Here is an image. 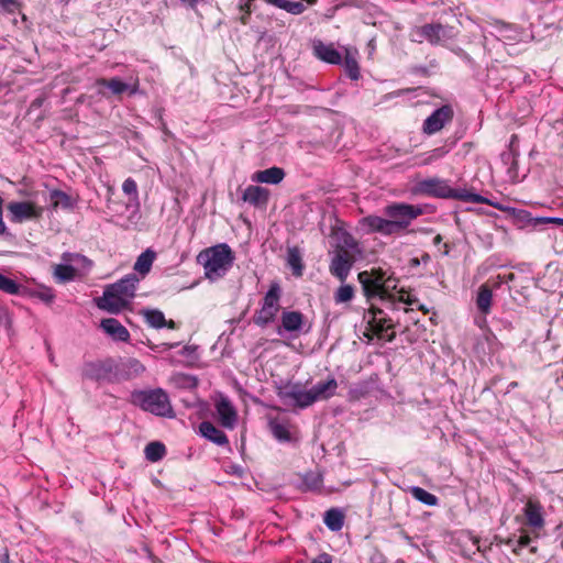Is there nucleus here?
I'll return each mask as SVG.
<instances>
[{"label":"nucleus","mask_w":563,"mask_h":563,"mask_svg":"<svg viewBox=\"0 0 563 563\" xmlns=\"http://www.w3.org/2000/svg\"><path fill=\"white\" fill-rule=\"evenodd\" d=\"M139 283L140 278L135 274H128L106 287L103 295L96 299L97 307L110 313L121 312L134 298Z\"/></svg>","instance_id":"nucleus-1"},{"label":"nucleus","mask_w":563,"mask_h":563,"mask_svg":"<svg viewBox=\"0 0 563 563\" xmlns=\"http://www.w3.org/2000/svg\"><path fill=\"white\" fill-rule=\"evenodd\" d=\"M235 256L227 243L202 250L198 256V264L205 269V277L211 282L222 278L232 267Z\"/></svg>","instance_id":"nucleus-2"},{"label":"nucleus","mask_w":563,"mask_h":563,"mask_svg":"<svg viewBox=\"0 0 563 563\" xmlns=\"http://www.w3.org/2000/svg\"><path fill=\"white\" fill-rule=\"evenodd\" d=\"M131 404L158 417H175L169 397L162 388L134 390L131 394Z\"/></svg>","instance_id":"nucleus-3"},{"label":"nucleus","mask_w":563,"mask_h":563,"mask_svg":"<svg viewBox=\"0 0 563 563\" xmlns=\"http://www.w3.org/2000/svg\"><path fill=\"white\" fill-rule=\"evenodd\" d=\"M422 213L421 206L405 202H393L384 208V214L390 219L396 234L406 231Z\"/></svg>","instance_id":"nucleus-4"},{"label":"nucleus","mask_w":563,"mask_h":563,"mask_svg":"<svg viewBox=\"0 0 563 563\" xmlns=\"http://www.w3.org/2000/svg\"><path fill=\"white\" fill-rule=\"evenodd\" d=\"M411 36L412 41L417 43L427 41L431 45H442L445 42L453 40L456 36V31L450 25L427 23L421 26H416L411 32Z\"/></svg>","instance_id":"nucleus-5"},{"label":"nucleus","mask_w":563,"mask_h":563,"mask_svg":"<svg viewBox=\"0 0 563 563\" xmlns=\"http://www.w3.org/2000/svg\"><path fill=\"white\" fill-rule=\"evenodd\" d=\"M280 287L277 283L271 285L265 294L262 307L253 316V322L262 328L273 322L279 311Z\"/></svg>","instance_id":"nucleus-6"},{"label":"nucleus","mask_w":563,"mask_h":563,"mask_svg":"<svg viewBox=\"0 0 563 563\" xmlns=\"http://www.w3.org/2000/svg\"><path fill=\"white\" fill-rule=\"evenodd\" d=\"M118 363L113 358L99 360L85 364L84 378L99 383H119Z\"/></svg>","instance_id":"nucleus-7"},{"label":"nucleus","mask_w":563,"mask_h":563,"mask_svg":"<svg viewBox=\"0 0 563 563\" xmlns=\"http://www.w3.org/2000/svg\"><path fill=\"white\" fill-rule=\"evenodd\" d=\"M454 119L453 107L449 103L441 106L431 112L422 123L421 131L426 135H433L451 124Z\"/></svg>","instance_id":"nucleus-8"},{"label":"nucleus","mask_w":563,"mask_h":563,"mask_svg":"<svg viewBox=\"0 0 563 563\" xmlns=\"http://www.w3.org/2000/svg\"><path fill=\"white\" fill-rule=\"evenodd\" d=\"M364 319L367 321L369 329L375 332L379 338L391 342L396 334L394 331L388 333L393 329V323L389 318L384 316V311L379 308H371L365 314Z\"/></svg>","instance_id":"nucleus-9"},{"label":"nucleus","mask_w":563,"mask_h":563,"mask_svg":"<svg viewBox=\"0 0 563 563\" xmlns=\"http://www.w3.org/2000/svg\"><path fill=\"white\" fill-rule=\"evenodd\" d=\"M383 286L382 287V300H389L391 302L399 301L406 305H413L417 302V298L412 297L405 289L396 291L398 280L394 277H386V273L383 272Z\"/></svg>","instance_id":"nucleus-10"},{"label":"nucleus","mask_w":563,"mask_h":563,"mask_svg":"<svg viewBox=\"0 0 563 563\" xmlns=\"http://www.w3.org/2000/svg\"><path fill=\"white\" fill-rule=\"evenodd\" d=\"M358 282L362 285L365 297L371 300L375 297L380 298L383 286V271L373 269L358 273Z\"/></svg>","instance_id":"nucleus-11"},{"label":"nucleus","mask_w":563,"mask_h":563,"mask_svg":"<svg viewBox=\"0 0 563 563\" xmlns=\"http://www.w3.org/2000/svg\"><path fill=\"white\" fill-rule=\"evenodd\" d=\"M449 198L457 199V200H461V201H464V202L485 203V205L492 206V207H494V208H496V209H498L500 211L511 212L514 214L517 211L512 207H506V206H503L499 202H494L490 199H488L486 197H483L482 195H478V194H475V192H471V191H468L466 189H454V188H451L450 189V197Z\"/></svg>","instance_id":"nucleus-12"},{"label":"nucleus","mask_w":563,"mask_h":563,"mask_svg":"<svg viewBox=\"0 0 563 563\" xmlns=\"http://www.w3.org/2000/svg\"><path fill=\"white\" fill-rule=\"evenodd\" d=\"M271 192L267 188L250 185L247 186L241 199L257 209H266Z\"/></svg>","instance_id":"nucleus-13"},{"label":"nucleus","mask_w":563,"mask_h":563,"mask_svg":"<svg viewBox=\"0 0 563 563\" xmlns=\"http://www.w3.org/2000/svg\"><path fill=\"white\" fill-rule=\"evenodd\" d=\"M361 222L369 233H380L386 236L396 234L393 223L388 217L383 218L379 216H367L363 218Z\"/></svg>","instance_id":"nucleus-14"},{"label":"nucleus","mask_w":563,"mask_h":563,"mask_svg":"<svg viewBox=\"0 0 563 563\" xmlns=\"http://www.w3.org/2000/svg\"><path fill=\"white\" fill-rule=\"evenodd\" d=\"M313 54L317 58L328 64L340 65L342 63V56L333 44H325L322 41H314Z\"/></svg>","instance_id":"nucleus-15"},{"label":"nucleus","mask_w":563,"mask_h":563,"mask_svg":"<svg viewBox=\"0 0 563 563\" xmlns=\"http://www.w3.org/2000/svg\"><path fill=\"white\" fill-rule=\"evenodd\" d=\"M216 409L221 426L227 429H233L236 424L238 415L231 401L228 398H221L216 404Z\"/></svg>","instance_id":"nucleus-16"},{"label":"nucleus","mask_w":563,"mask_h":563,"mask_svg":"<svg viewBox=\"0 0 563 563\" xmlns=\"http://www.w3.org/2000/svg\"><path fill=\"white\" fill-rule=\"evenodd\" d=\"M282 324L277 329V333L283 332H300L305 324V317L300 311H284L280 318Z\"/></svg>","instance_id":"nucleus-17"},{"label":"nucleus","mask_w":563,"mask_h":563,"mask_svg":"<svg viewBox=\"0 0 563 563\" xmlns=\"http://www.w3.org/2000/svg\"><path fill=\"white\" fill-rule=\"evenodd\" d=\"M8 210L11 216V221L16 223L34 219L38 216L35 207L30 202H10Z\"/></svg>","instance_id":"nucleus-18"},{"label":"nucleus","mask_w":563,"mask_h":563,"mask_svg":"<svg viewBox=\"0 0 563 563\" xmlns=\"http://www.w3.org/2000/svg\"><path fill=\"white\" fill-rule=\"evenodd\" d=\"M98 87L108 88L112 95L119 96L124 92H129V95H135L139 90V81L135 80L133 85H129L123 82L120 78L113 77L110 79L100 78L97 80Z\"/></svg>","instance_id":"nucleus-19"},{"label":"nucleus","mask_w":563,"mask_h":563,"mask_svg":"<svg viewBox=\"0 0 563 563\" xmlns=\"http://www.w3.org/2000/svg\"><path fill=\"white\" fill-rule=\"evenodd\" d=\"M100 327L114 341L128 342L130 339L128 329L114 318L103 319Z\"/></svg>","instance_id":"nucleus-20"},{"label":"nucleus","mask_w":563,"mask_h":563,"mask_svg":"<svg viewBox=\"0 0 563 563\" xmlns=\"http://www.w3.org/2000/svg\"><path fill=\"white\" fill-rule=\"evenodd\" d=\"M199 432L203 438H206L207 440H209L210 442H212L217 445H220V446L229 445V439H228L227 434L222 430L218 429L210 421H202L199 424Z\"/></svg>","instance_id":"nucleus-21"},{"label":"nucleus","mask_w":563,"mask_h":563,"mask_svg":"<svg viewBox=\"0 0 563 563\" xmlns=\"http://www.w3.org/2000/svg\"><path fill=\"white\" fill-rule=\"evenodd\" d=\"M145 371V366L136 358H128L121 364L118 363L119 383L140 376Z\"/></svg>","instance_id":"nucleus-22"},{"label":"nucleus","mask_w":563,"mask_h":563,"mask_svg":"<svg viewBox=\"0 0 563 563\" xmlns=\"http://www.w3.org/2000/svg\"><path fill=\"white\" fill-rule=\"evenodd\" d=\"M523 512L531 528L540 530L544 527L542 506L539 503L529 500L525 506Z\"/></svg>","instance_id":"nucleus-23"},{"label":"nucleus","mask_w":563,"mask_h":563,"mask_svg":"<svg viewBox=\"0 0 563 563\" xmlns=\"http://www.w3.org/2000/svg\"><path fill=\"white\" fill-rule=\"evenodd\" d=\"M420 189L430 196L438 198H449L451 187L446 184V181L433 178L423 180L420 184Z\"/></svg>","instance_id":"nucleus-24"},{"label":"nucleus","mask_w":563,"mask_h":563,"mask_svg":"<svg viewBox=\"0 0 563 563\" xmlns=\"http://www.w3.org/2000/svg\"><path fill=\"white\" fill-rule=\"evenodd\" d=\"M284 177V169L277 166H273L254 173L252 180L261 184L277 185L283 181Z\"/></svg>","instance_id":"nucleus-25"},{"label":"nucleus","mask_w":563,"mask_h":563,"mask_svg":"<svg viewBox=\"0 0 563 563\" xmlns=\"http://www.w3.org/2000/svg\"><path fill=\"white\" fill-rule=\"evenodd\" d=\"M353 263L343 260L342 256H332L329 271L332 276L344 283L352 269Z\"/></svg>","instance_id":"nucleus-26"},{"label":"nucleus","mask_w":563,"mask_h":563,"mask_svg":"<svg viewBox=\"0 0 563 563\" xmlns=\"http://www.w3.org/2000/svg\"><path fill=\"white\" fill-rule=\"evenodd\" d=\"M338 388V382L335 378L331 377L325 382L317 383L312 388V396L316 397V401L319 399H329L335 394Z\"/></svg>","instance_id":"nucleus-27"},{"label":"nucleus","mask_w":563,"mask_h":563,"mask_svg":"<svg viewBox=\"0 0 563 563\" xmlns=\"http://www.w3.org/2000/svg\"><path fill=\"white\" fill-rule=\"evenodd\" d=\"M323 522L329 530L338 532L344 526V514L338 508H331L325 511Z\"/></svg>","instance_id":"nucleus-28"},{"label":"nucleus","mask_w":563,"mask_h":563,"mask_svg":"<svg viewBox=\"0 0 563 563\" xmlns=\"http://www.w3.org/2000/svg\"><path fill=\"white\" fill-rule=\"evenodd\" d=\"M155 257H156V253L153 250H151V249L145 250L136 258V262L134 263V267H133L134 271L137 272L139 274H141L142 276H145L146 274L150 273Z\"/></svg>","instance_id":"nucleus-29"},{"label":"nucleus","mask_w":563,"mask_h":563,"mask_svg":"<svg viewBox=\"0 0 563 563\" xmlns=\"http://www.w3.org/2000/svg\"><path fill=\"white\" fill-rule=\"evenodd\" d=\"M493 292L492 289L483 284L477 291L476 307L483 314H488L492 309Z\"/></svg>","instance_id":"nucleus-30"},{"label":"nucleus","mask_w":563,"mask_h":563,"mask_svg":"<svg viewBox=\"0 0 563 563\" xmlns=\"http://www.w3.org/2000/svg\"><path fill=\"white\" fill-rule=\"evenodd\" d=\"M92 261L80 254H73V279L86 276L92 268Z\"/></svg>","instance_id":"nucleus-31"},{"label":"nucleus","mask_w":563,"mask_h":563,"mask_svg":"<svg viewBox=\"0 0 563 563\" xmlns=\"http://www.w3.org/2000/svg\"><path fill=\"white\" fill-rule=\"evenodd\" d=\"M144 453L147 461L158 462L165 456L166 448L162 442L153 441L145 446Z\"/></svg>","instance_id":"nucleus-32"},{"label":"nucleus","mask_w":563,"mask_h":563,"mask_svg":"<svg viewBox=\"0 0 563 563\" xmlns=\"http://www.w3.org/2000/svg\"><path fill=\"white\" fill-rule=\"evenodd\" d=\"M410 494L415 499H417L423 505L437 506L439 504V498L422 487L412 486L410 488Z\"/></svg>","instance_id":"nucleus-33"},{"label":"nucleus","mask_w":563,"mask_h":563,"mask_svg":"<svg viewBox=\"0 0 563 563\" xmlns=\"http://www.w3.org/2000/svg\"><path fill=\"white\" fill-rule=\"evenodd\" d=\"M0 290L9 295H23L26 292V287L0 274Z\"/></svg>","instance_id":"nucleus-34"},{"label":"nucleus","mask_w":563,"mask_h":563,"mask_svg":"<svg viewBox=\"0 0 563 563\" xmlns=\"http://www.w3.org/2000/svg\"><path fill=\"white\" fill-rule=\"evenodd\" d=\"M23 296L37 298L47 305L53 302V300L55 298V295H54L52 288L46 287V286H38L36 288H27L26 287V292L23 294Z\"/></svg>","instance_id":"nucleus-35"},{"label":"nucleus","mask_w":563,"mask_h":563,"mask_svg":"<svg viewBox=\"0 0 563 563\" xmlns=\"http://www.w3.org/2000/svg\"><path fill=\"white\" fill-rule=\"evenodd\" d=\"M143 316L145 318V321L148 323L150 327L154 329H162L165 328L166 324V318L164 313L158 309H146L143 311Z\"/></svg>","instance_id":"nucleus-36"},{"label":"nucleus","mask_w":563,"mask_h":563,"mask_svg":"<svg viewBox=\"0 0 563 563\" xmlns=\"http://www.w3.org/2000/svg\"><path fill=\"white\" fill-rule=\"evenodd\" d=\"M287 263L292 269V274L300 277L303 272V264L300 252L297 247H290L287 252Z\"/></svg>","instance_id":"nucleus-37"},{"label":"nucleus","mask_w":563,"mask_h":563,"mask_svg":"<svg viewBox=\"0 0 563 563\" xmlns=\"http://www.w3.org/2000/svg\"><path fill=\"white\" fill-rule=\"evenodd\" d=\"M338 247L347 249V251H362L358 242L354 239V236L346 232L342 231L338 234Z\"/></svg>","instance_id":"nucleus-38"},{"label":"nucleus","mask_w":563,"mask_h":563,"mask_svg":"<svg viewBox=\"0 0 563 563\" xmlns=\"http://www.w3.org/2000/svg\"><path fill=\"white\" fill-rule=\"evenodd\" d=\"M69 256L68 252L63 254L65 263L55 265L54 267V277L57 282H68L70 280V264L67 263V257Z\"/></svg>","instance_id":"nucleus-39"},{"label":"nucleus","mask_w":563,"mask_h":563,"mask_svg":"<svg viewBox=\"0 0 563 563\" xmlns=\"http://www.w3.org/2000/svg\"><path fill=\"white\" fill-rule=\"evenodd\" d=\"M269 429L274 438L278 441L288 442L290 441V432L286 424L280 423L278 421L272 420L269 421Z\"/></svg>","instance_id":"nucleus-40"},{"label":"nucleus","mask_w":563,"mask_h":563,"mask_svg":"<svg viewBox=\"0 0 563 563\" xmlns=\"http://www.w3.org/2000/svg\"><path fill=\"white\" fill-rule=\"evenodd\" d=\"M292 395L294 397L291 400L299 408H307L311 406L313 402H316V397L312 396L311 389L303 390L302 388H300L298 393Z\"/></svg>","instance_id":"nucleus-41"},{"label":"nucleus","mask_w":563,"mask_h":563,"mask_svg":"<svg viewBox=\"0 0 563 563\" xmlns=\"http://www.w3.org/2000/svg\"><path fill=\"white\" fill-rule=\"evenodd\" d=\"M354 298V288L351 285L343 284L334 292L335 303H345Z\"/></svg>","instance_id":"nucleus-42"},{"label":"nucleus","mask_w":563,"mask_h":563,"mask_svg":"<svg viewBox=\"0 0 563 563\" xmlns=\"http://www.w3.org/2000/svg\"><path fill=\"white\" fill-rule=\"evenodd\" d=\"M344 68H345L347 76L352 80H357L360 78L361 74H360L358 63L355 59V57L350 55L349 53L345 55V58H344Z\"/></svg>","instance_id":"nucleus-43"},{"label":"nucleus","mask_w":563,"mask_h":563,"mask_svg":"<svg viewBox=\"0 0 563 563\" xmlns=\"http://www.w3.org/2000/svg\"><path fill=\"white\" fill-rule=\"evenodd\" d=\"M122 190L124 194L132 196V201L134 202L133 207H135V212H139V196H137V185L133 178H126L123 181Z\"/></svg>","instance_id":"nucleus-44"},{"label":"nucleus","mask_w":563,"mask_h":563,"mask_svg":"<svg viewBox=\"0 0 563 563\" xmlns=\"http://www.w3.org/2000/svg\"><path fill=\"white\" fill-rule=\"evenodd\" d=\"M300 388H301V385H300V384H298V383H290V382H288V383H286L285 385L280 386V387L278 388V393H277V395H278L282 399H284V400H286V399H290V400H291V399H292V397H294V395H292V394L298 393V390H300Z\"/></svg>","instance_id":"nucleus-45"},{"label":"nucleus","mask_w":563,"mask_h":563,"mask_svg":"<svg viewBox=\"0 0 563 563\" xmlns=\"http://www.w3.org/2000/svg\"><path fill=\"white\" fill-rule=\"evenodd\" d=\"M531 538L528 534L520 536L517 540L509 538L506 544L512 548L515 554H519L520 550L529 547Z\"/></svg>","instance_id":"nucleus-46"},{"label":"nucleus","mask_w":563,"mask_h":563,"mask_svg":"<svg viewBox=\"0 0 563 563\" xmlns=\"http://www.w3.org/2000/svg\"><path fill=\"white\" fill-rule=\"evenodd\" d=\"M509 152L503 153L501 158L503 161H507L509 158H512L514 161L519 156V137L517 134H512L509 140Z\"/></svg>","instance_id":"nucleus-47"},{"label":"nucleus","mask_w":563,"mask_h":563,"mask_svg":"<svg viewBox=\"0 0 563 563\" xmlns=\"http://www.w3.org/2000/svg\"><path fill=\"white\" fill-rule=\"evenodd\" d=\"M51 202L55 208L59 206L67 208L70 206V198L64 191L53 190L51 191Z\"/></svg>","instance_id":"nucleus-48"},{"label":"nucleus","mask_w":563,"mask_h":563,"mask_svg":"<svg viewBox=\"0 0 563 563\" xmlns=\"http://www.w3.org/2000/svg\"><path fill=\"white\" fill-rule=\"evenodd\" d=\"M322 484V477L319 474L309 473L303 477V485L310 489H318Z\"/></svg>","instance_id":"nucleus-49"},{"label":"nucleus","mask_w":563,"mask_h":563,"mask_svg":"<svg viewBox=\"0 0 563 563\" xmlns=\"http://www.w3.org/2000/svg\"><path fill=\"white\" fill-rule=\"evenodd\" d=\"M448 153H449V150L445 148L444 146L433 148L432 151L427 153V157L423 161V164L428 165L434 161H438V159L444 157Z\"/></svg>","instance_id":"nucleus-50"},{"label":"nucleus","mask_w":563,"mask_h":563,"mask_svg":"<svg viewBox=\"0 0 563 563\" xmlns=\"http://www.w3.org/2000/svg\"><path fill=\"white\" fill-rule=\"evenodd\" d=\"M362 254V251H347V249L338 247L333 253V256H342L343 260H346L354 264L355 255Z\"/></svg>","instance_id":"nucleus-51"},{"label":"nucleus","mask_w":563,"mask_h":563,"mask_svg":"<svg viewBox=\"0 0 563 563\" xmlns=\"http://www.w3.org/2000/svg\"><path fill=\"white\" fill-rule=\"evenodd\" d=\"M367 394V387L365 384H362L355 388L350 390V396L354 399H360Z\"/></svg>","instance_id":"nucleus-52"},{"label":"nucleus","mask_w":563,"mask_h":563,"mask_svg":"<svg viewBox=\"0 0 563 563\" xmlns=\"http://www.w3.org/2000/svg\"><path fill=\"white\" fill-rule=\"evenodd\" d=\"M0 5L9 12H14V10L18 8V1L16 0H0Z\"/></svg>","instance_id":"nucleus-53"},{"label":"nucleus","mask_w":563,"mask_h":563,"mask_svg":"<svg viewBox=\"0 0 563 563\" xmlns=\"http://www.w3.org/2000/svg\"><path fill=\"white\" fill-rule=\"evenodd\" d=\"M310 563H332V556L323 552L313 559Z\"/></svg>","instance_id":"nucleus-54"},{"label":"nucleus","mask_w":563,"mask_h":563,"mask_svg":"<svg viewBox=\"0 0 563 563\" xmlns=\"http://www.w3.org/2000/svg\"><path fill=\"white\" fill-rule=\"evenodd\" d=\"M539 221L542 223H556V224L563 225V218L548 217V218H540Z\"/></svg>","instance_id":"nucleus-55"},{"label":"nucleus","mask_w":563,"mask_h":563,"mask_svg":"<svg viewBox=\"0 0 563 563\" xmlns=\"http://www.w3.org/2000/svg\"><path fill=\"white\" fill-rule=\"evenodd\" d=\"M228 473L236 475L239 477H242L244 472H243L242 466L233 464L230 466V470L228 471Z\"/></svg>","instance_id":"nucleus-56"},{"label":"nucleus","mask_w":563,"mask_h":563,"mask_svg":"<svg viewBox=\"0 0 563 563\" xmlns=\"http://www.w3.org/2000/svg\"><path fill=\"white\" fill-rule=\"evenodd\" d=\"M454 52L459 56H461L464 60H466L467 63H472L473 62L472 57L463 48L457 47Z\"/></svg>","instance_id":"nucleus-57"},{"label":"nucleus","mask_w":563,"mask_h":563,"mask_svg":"<svg viewBox=\"0 0 563 563\" xmlns=\"http://www.w3.org/2000/svg\"><path fill=\"white\" fill-rule=\"evenodd\" d=\"M252 1L253 0H247L244 3H240V5H239L240 11H242V12L251 11L252 12Z\"/></svg>","instance_id":"nucleus-58"},{"label":"nucleus","mask_w":563,"mask_h":563,"mask_svg":"<svg viewBox=\"0 0 563 563\" xmlns=\"http://www.w3.org/2000/svg\"><path fill=\"white\" fill-rule=\"evenodd\" d=\"M2 203H3V200L2 198L0 197V234H3L5 232V224L2 220Z\"/></svg>","instance_id":"nucleus-59"},{"label":"nucleus","mask_w":563,"mask_h":563,"mask_svg":"<svg viewBox=\"0 0 563 563\" xmlns=\"http://www.w3.org/2000/svg\"><path fill=\"white\" fill-rule=\"evenodd\" d=\"M250 15H251V11L249 12H243L242 15L240 16V22L242 24H247L249 23V19H250Z\"/></svg>","instance_id":"nucleus-60"},{"label":"nucleus","mask_w":563,"mask_h":563,"mask_svg":"<svg viewBox=\"0 0 563 563\" xmlns=\"http://www.w3.org/2000/svg\"><path fill=\"white\" fill-rule=\"evenodd\" d=\"M166 328L168 329H177V324L174 320H166V324H165Z\"/></svg>","instance_id":"nucleus-61"},{"label":"nucleus","mask_w":563,"mask_h":563,"mask_svg":"<svg viewBox=\"0 0 563 563\" xmlns=\"http://www.w3.org/2000/svg\"><path fill=\"white\" fill-rule=\"evenodd\" d=\"M442 242V236L440 234L433 238V244L438 245Z\"/></svg>","instance_id":"nucleus-62"},{"label":"nucleus","mask_w":563,"mask_h":563,"mask_svg":"<svg viewBox=\"0 0 563 563\" xmlns=\"http://www.w3.org/2000/svg\"><path fill=\"white\" fill-rule=\"evenodd\" d=\"M163 345H164L165 350H172V349L176 347L178 344L177 343H172V344L164 343Z\"/></svg>","instance_id":"nucleus-63"},{"label":"nucleus","mask_w":563,"mask_h":563,"mask_svg":"<svg viewBox=\"0 0 563 563\" xmlns=\"http://www.w3.org/2000/svg\"><path fill=\"white\" fill-rule=\"evenodd\" d=\"M496 25H498L500 29L509 27V24L501 22V21H496Z\"/></svg>","instance_id":"nucleus-64"}]
</instances>
